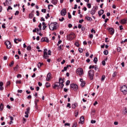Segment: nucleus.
Here are the masks:
<instances>
[{"mask_svg": "<svg viewBox=\"0 0 127 127\" xmlns=\"http://www.w3.org/2000/svg\"><path fill=\"white\" fill-rule=\"evenodd\" d=\"M67 108H69V109H71V104L67 103Z\"/></svg>", "mask_w": 127, "mask_h": 127, "instance_id": "8fccbe9b", "label": "nucleus"}, {"mask_svg": "<svg viewBox=\"0 0 127 127\" xmlns=\"http://www.w3.org/2000/svg\"><path fill=\"white\" fill-rule=\"evenodd\" d=\"M93 62L95 64H97V62H98V58H97V57L94 58Z\"/></svg>", "mask_w": 127, "mask_h": 127, "instance_id": "5701e85b", "label": "nucleus"}, {"mask_svg": "<svg viewBox=\"0 0 127 127\" xmlns=\"http://www.w3.org/2000/svg\"><path fill=\"white\" fill-rule=\"evenodd\" d=\"M87 7L89 8H91V7H92V5H91V3H88L87 4Z\"/></svg>", "mask_w": 127, "mask_h": 127, "instance_id": "49530a36", "label": "nucleus"}, {"mask_svg": "<svg viewBox=\"0 0 127 127\" xmlns=\"http://www.w3.org/2000/svg\"><path fill=\"white\" fill-rule=\"evenodd\" d=\"M10 9L12 10V7H11V6H9L7 9V11H8V10H9Z\"/></svg>", "mask_w": 127, "mask_h": 127, "instance_id": "de8ad7c7", "label": "nucleus"}, {"mask_svg": "<svg viewBox=\"0 0 127 127\" xmlns=\"http://www.w3.org/2000/svg\"><path fill=\"white\" fill-rule=\"evenodd\" d=\"M91 124H96V120H92L91 121Z\"/></svg>", "mask_w": 127, "mask_h": 127, "instance_id": "3c124183", "label": "nucleus"}, {"mask_svg": "<svg viewBox=\"0 0 127 127\" xmlns=\"http://www.w3.org/2000/svg\"><path fill=\"white\" fill-rule=\"evenodd\" d=\"M5 45H6V48L8 49H9L11 48V43H10V42H9L8 41H6L5 42Z\"/></svg>", "mask_w": 127, "mask_h": 127, "instance_id": "9d476101", "label": "nucleus"}, {"mask_svg": "<svg viewBox=\"0 0 127 127\" xmlns=\"http://www.w3.org/2000/svg\"><path fill=\"white\" fill-rule=\"evenodd\" d=\"M116 76H117V72L115 71L112 75V77H116Z\"/></svg>", "mask_w": 127, "mask_h": 127, "instance_id": "79ce46f5", "label": "nucleus"}, {"mask_svg": "<svg viewBox=\"0 0 127 127\" xmlns=\"http://www.w3.org/2000/svg\"><path fill=\"white\" fill-rule=\"evenodd\" d=\"M33 17V14L32 13H30L29 14V18L31 19Z\"/></svg>", "mask_w": 127, "mask_h": 127, "instance_id": "7c9ffc66", "label": "nucleus"}, {"mask_svg": "<svg viewBox=\"0 0 127 127\" xmlns=\"http://www.w3.org/2000/svg\"><path fill=\"white\" fill-rule=\"evenodd\" d=\"M44 55L43 57L44 59H48L49 56L48 55H51V51L50 50L48 51V54L47 53V49H45L44 50Z\"/></svg>", "mask_w": 127, "mask_h": 127, "instance_id": "f257e3e1", "label": "nucleus"}, {"mask_svg": "<svg viewBox=\"0 0 127 127\" xmlns=\"http://www.w3.org/2000/svg\"><path fill=\"white\" fill-rule=\"evenodd\" d=\"M64 71H67V67L66 66L64 67V69L62 70V72H64Z\"/></svg>", "mask_w": 127, "mask_h": 127, "instance_id": "c03bdc74", "label": "nucleus"}, {"mask_svg": "<svg viewBox=\"0 0 127 127\" xmlns=\"http://www.w3.org/2000/svg\"><path fill=\"white\" fill-rule=\"evenodd\" d=\"M10 85V81H8L6 83V86H9Z\"/></svg>", "mask_w": 127, "mask_h": 127, "instance_id": "052dcab7", "label": "nucleus"}, {"mask_svg": "<svg viewBox=\"0 0 127 127\" xmlns=\"http://www.w3.org/2000/svg\"><path fill=\"white\" fill-rule=\"evenodd\" d=\"M18 68V64H17L16 65V67H14V71H15L16 72V71H17Z\"/></svg>", "mask_w": 127, "mask_h": 127, "instance_id": "c85d7f7f", "label": "nucleus"}, {"mask_svg": "<svg viewBox=\"0 0 127 127\" xmlns=\"http://www.w3.org/2000/svg\"><path fill=\"white\" fill-rule=\"evenodd\" d=\"M42 24H41V23H40V24L38 25V27L39 28V30L40 31V30H41V26H42Z\"/></svg>", "mask_w": 127, "mask_h": 127, "instance_id": "f704fd0d", "label": "nucleus"}, {"mask_svg": "<svg viewBox=\"0 0 127 127\" xmlns=\"http://www.w3.org/2000/svg\"><path fill=\"white\" fill-rule=\"evenodd\" d=\"M78 51L80 53H82L83 52V49L81 48H78Z\"/></svg>", "mask_w": 127, "mask_h": 127, "instance_id": "72a5a7b5", "label": "nucleus"}, {"mask_svg": "<svg viewBox=\"0 0 127 127\" xmlns=\"http://www.w3.org/2000/svg\"><path fill=\"white\" fill-rule=\"evenodd\" d=\"M74 45H75V46H76V47H79V46H80V44H79V43H78L77 42H76L74 44Z\"/></svg>", "mask_w": 127, "mask_h": 127, "instance_id": "a18cd8bd", "label": "nucleus"}, {"mask_svg": "<svg viewBox=\"0 0 127 127\" xmlns=\"http://www.w3.org/2000/svg\"><path fill=\"white\" fill-rule=\"evenodd\" d=\"M103 13H104V10L103 9H101L100 10H99L98 11V14L99 16H101V15H102V14H103Z\"/></svg>", "mask_w": 127, "mask_h": 127, "instance_id": "f3484780", "label": "nucleus"}, {"mask_svg": "<svg viewBox=\"0 0 127 127\" xmlns=\"http://www.w3.org/2000/svg\"><path fill=\"white\" fill-rule=\"evenodd\" d=\"M19 14V11H16V12L14 13L15 15H18Z\"/></svg>", "mask_w": 127, "mask_h": 127, "instance_id": "37998d69", "label": "nucleus"}, {"mask_svg": "<svg viewBox=\"0 0 127 127\" xmlns=\"http://www.w3.org/2000/svg\"><path fill=\"white\" fill-rule=\"evenodd\" d=\"M10 121H13V117L12 116H9Z\"/></svg>", "mask_w": 127, "mask_h": 127, "instance_id": "774afa93", "label": "nucleus"}, {"mask_svg": "<svg viewBox=\"0 0 127 127\" xmlns=\"http://www.w3.org/2000/svg\"><path fill=\"white\" fill-rule=\"evenodd\" d=\"M62 46L60 45V46L58 47V50L60 51L62 49Z\"/></svg>", "mask_w": 127, "mask_h": 127, "instance_id": "864d4df0", "label": "nucleus"}, {"mask_svg": "<svg viewBox=\"0 0 127 127\" xmlns=\"http://www.w3.org/2000/svg\"><path fill=\"white\" fill-rule=\"evenodd\" d=\"M77 106H78V104L77 103H74L73 104H72L71 108L72 109H75Z\"/></svg>", "mask_w": 127, "mask_h": 127, "instance_id": "412c9836", "label": "nucleus"}, {"mask_svg": "<svg viewBox=\"0 0 127 127\" xmlns=\"http://www.w3.org/2000/svg\"><path fill=\"white\" fill-rule=\"evenodd\" d=\"M102 63V65H103V66H105V65H106V62L105 61H103Z\"/></svg>", "mask_w": 127, "mask_h": 127, "instance_id": "6e6d98bb", "label": "nucleus"}, {"mask_svg": "<svg viewBox=\"0 0 127 127\" xmlns=\"http://www.w3.org/2000/svg\"><path fill=\"white\" fill-rule=\"evenodd\" d=\"M121 47H118V48H117V51H118V52H121Z\"/></svg>", "mask_w": 127, "mask_h": 127, "instance_id": "5fc2aeb1", "label": "nucleus"}, {"mask_svg": "<svg viewBox=\"0 0 127 127\" xmlns=\"http://www.w3.org/2000/svg\"><path fill=\"white\" fill-rule=\"evenodd\" d=\"M105 78H106L105 75H102V78H101L102 82H103V81H104V80H105Z\"/></svg>", "mask_w": 127, "mask_h": 127, "instance_id": "473e14b6", "label": "nucleus"}, {"mask_svg": "<svg viewBox=\"0 0 127 127\" xmlns=\"http://www.w3.org/2000/svg\"><path fill=\"white\" fill-rule=\"evenodd\" d=\"M9 1H8V0H5V3L6 4H7V5H9L10 4H8L9 3Z\"/></svg>", "mask_w": 127, "mask_h": 127, "instance_id": "ea45409f", "label": "nucleus"}, {"mask_svg": "<svg viewBox=\"0 0 127 127\" xmlns=\"http://www.w3.org/2000/svg\"><path fill=\"white\" fill-rule=\"evenodd\" d=\"M53 4H57V2H58V0H52L51 1Z\"/></svg>", "mask_w": 127, "mask_h": 127, "instance_id": "a211bd4d", "label": "nucleus"}, {"mask_svg": "<svg viewBox=\"0 0 127 127\" xmlns=\"http://www.w3.org/2000/svg\"><path fill=\"white\" fill-rule=\"evenodd\" d=\"M56 87H60L59 84H55V85L53 86L54 89H56Z\"/></svg>", "mask_w": 127, "mask_h": 127, "instance_id": "4c0bfd02", "label": "nucleus"}, {"mask_svg": "<svg viewBox=\"0 0 127 127\" xmlns=\"http://www.w3.org/2000/svg\"><path fill=\"white\" fill-rule=\"evenodd\" d=\"M83 69L81 68H78L76 70V73L78 75H79L81 76V75H83Z\"/></svg>", "mask_w": 127, "mask_h": 127, "instance_id": "6e6552de", "label": "nucleus"}, {"mask_svg": "<svg viewBox=\"0 0 127 127\" xmlns=\"http://www.w3.org/2000/svg\"><path fill=\"white\" fill-rule=\"evenodd\" d=\"M123 115H127V108H125L123 111Z\"/></svg>", "mask_w": 127, "mask_h": 127, "instance_id": "aec40b11", "label": "nucleus"}, {"mask_svg": "<svg viewBox=\"0 0 127 127\" xmlns=\"http://www.w3.org/2000/svg\"><path fill=\"white\" fill-rule=\"evenodd\" d=\"M84 116H81L80 118L79 121L80 122H79V124H81V125H83V124H84Z\"/></svg>", "mask_w": 127, "mask_h": 127, "instance_id": "dca6fc26", "label": "nucleus"}, {"mask_svg": "<svg viewBox=\"0 0 127 127\" xmlns=\"http://www.w3.org/2000/svg\"><path fill=\"white\" fill-rule=\"evenodd\" d=\"M107 30H108L110 34L111 35H114V33H115V30L113 28H108Z\"/></svg>", "mask_w": 127, "mask_h": 127, "instance_id": "9b49d317", "label": "nucleus"}, {"mask_svg": "<svg viewBox=\"0 0 127 127\" xmlns=\"http://www.w3.org/2000/svg\"><path fill=\"white\" fill-rule=\"evenodd\" d=\"M82 22H84V20L83 19H81L79 20V23H82Z\"/></svg>", "mask_w": 127, "mask_h": 127, "instance_id": "13d9d810", "label": "nucleus"}, {"mask_svg": "<svg viewBox=\"0 0 127 127\" xmlns=\"http://www.w3.org/2000/svg\"><path fill=\"white\" fill-rule=\"evenodd\" d=\"M66 8L63 9L61 11V14L62 16H65V15H66Z\"/></svg>", "mask_w": 127, "mask_h": 127, "instance_id": "f8f14e48", "label": "nucleus"}, {"mask_svg": "<svg viewBox=\"0 0 127 127\" xmlns=\"http://www.w3.org/2000/svg\"><path fill=\"white\" fill-rule=\"evenodd\" d=\"M50 30H56L57 29V22L52 23L49 25Z\"/></svg>", "mask_w": 127, "mask_h": 127, "instance_id": "f03ea898", "label": "nucleus"}, {"mask_svg": "<svg viewBox=\"0 0 127 127\" xmlns=\"http://www.w3.org/2000/svg\"><path fill=\"white\" fill-rule=\"evenodd\" d=\"M88 74L90 80H93V79H94V76H95L94 70L90 69L88 71Z\"/></svg>", "mask_w": 127, "mask_h": 127, "instance_id": "20e7f679", "label": "nucleus"}, {"mask_svg": "<svg viewBox=\"0 0 127 127\" xmlns=\"http://www.w3.org/2000/svg\"><path fill=\"white\" fill-rule=\"evenodd\" d=\"M65 19L64 17H62V19H59L60 21H63Z\"/></svg>", "mask_w": 127, "mask_h": 127, "instance_id": "69168bd1", "label": "nucleus"}, {"mask_svg": "<svg viewBox=\"0 0 127 127\" xmlns=\"http://www.w3.org/2000/svg\"><path fill=\"white\" fill-rule=\"evenodd\" d=\"M16 84H21V81L20 80H16Z\"/></svg>", "mask_w": 127, "mask_h": 127, "instance_id": "e433bc0d", "label": "nucleus"}, {"mask_svg": "<svg viewBox=\"0 0 127 127\" xmlns=\"http://www.w3.org/2000/svg\"><path fill=\"white\" fill-rule=\"evenodd\" d=\"M68 18L69 19L72 18V15H71V14L70 13V12L68 13Z\"/></svg>", "mask_w": 127, "mask_h": 127, "instance_id": "58836bf2", "label": "nucleus"}, {"mask_svg": "<svg viewBox=\"0 0 127 127\" xmlns=\"http://www.w3.org/2000/svg\"><path fill=\"white\" fill-rule=\"evenodd\" d=\"M98 10V6L94 7L91 10L90 13L92 14V15H94L95 13H96V10Z\"/></svg>", "mask_w": 127, "mask_h": 127, "instance_id": "0eeeda50", "label": "nucleus"}, {"mask_svg": "<svg viewBox=\"0 0 127 127\" xmlns=\"http://www.w3.org/2000/svg\"><path fill=\"white\" fill-rule=\"evenodd\" d=\"M94 68H95V66L94 65H90L89 67V69H94Z\"/></svg>", "mask_w": 127, "mask_h": 127, "instance_id": "09e8293b", "label": "nucleus"}, {"mask_svg": "<svg viewBox=\"0 0 127 127\" xmlns=\"http://www.w3.org/2000/svg\"><path fill=\"white\" fill-rule=\"evenodd\" d=\"M85 19L88 20V21H92V18L90 17L85 16Z\"/></svg>", "mask_w": 127, "mask_h": 127, "instance_id": "4be33fe9", "label": "nucleus"}, {"mask_svg": "<svg viewBox=\"0 0 127 127\" xmlns=\"http://www.w3.org/2000/svg\"><path fill=\"white\" fill-rule=\"evenodd\" d=\"M42 25H43V30H45V28L47 27V26H46V24L45 23V22H43L42 23Z\"/></svg>", "mask_w": 127, "mask_h": 127, "instance_id": "6ab92c4d", "label": "nucleus"}, {"mask_svg": "<svg viewBox=\"0 0 127 127\" xmlns=\"http://www.w3.org/2000/svg\"><path fill=\"white\" fill-rule=\"evenodd\" d=\"M65 85L66 86H69V85H70V81L69 80L66 81Z\"/></svg>", "mask_w": 127, "mask_h": 127, "instance_id": "2f4dec72", "label": "nucleus"}, {"mask_svg": "<svg viewBox=\"0 0 127 127\" xmlns=\"http://www.w3.org/2000/svg\"><path fill=\"white\" fill-rule=\"evenodd\" d=\"M80 82H81V84H80L81 87H84V86H85V84H86V82H85V81H84V80H83L82 78H81V79H80Z\"/></svg>", "mask_w": 127, "mask_h": 127, "instance_id": "2eb2a0df", "label": "nucleus"}, {"mask_svg": "<svg viewBox=\"0 0 127 127\" xmlns=\"http://www.w3.org/2000/svg\"><path fill=\"white\" fill-rule=\"evenodd\" d=\"M2 110H3V104L1 103L0 105V111H2Z\"/></svg>", "mask_w": 127, "mask_h": 127, "instance_id": "393cba45", "label": "nucleus"}, {"mask_svg": "<svg viewBox=\"0 0 127 127\" xmlns=\"http://www.w3.org/2000/svg\"><path fill=\"white\" fill-rule=\"evenodd\" d=\"M41 42H47L48 43L49 42V39L47 37L42 38L41 40Z\"/></svg>", "mask_w": 127, "mask_h": 127, "instance_id": "ddd939ff", "label": "nucleus"}, {"mask_svg": "<svg viewBox=\"0 0 127 127\" xmlns=\"http://www.w3.org/2000/svg\"><path fill=\"white\" fill-rule=\"evenodd\" d=\"M59 82H57V84H59V86H60V87H61V89H62V88H63V87H64V84H63V83H64V79L60 78L59 79Z\"/></svg>", "mask_w": 127, "mask_h": 127, "instance_id": "423d86ee", "label": "nucleus"}, {"mask_svg": "<svg viewBox=\"0 0 127 127\" xmlns=\"http://www.w3.org/2000/svg\"><path fill=\"white\" fill-rule=\"evenodd\" d=\"M46 86L47 87H50V83H49V82H46Z\"/></svg>", "mask_w": 127, "mask_h": 127, "instance_id": "a19ab883", "label": "nucleus"}, {"mask_svg": "<svg viewBox=\"0 0 127 127\" xmlns=\"http://www.w3.org/2000/svg\"><path fill=\"white\" fill-rule=\"evenodd\" d=\"M70 87L75 91H77V90H78V85H77V84L74 83L71 84Z\"/></svg>", "mask_w": 127, "mask_h": 127, "instance_id": "1a4fd4ad", "label": "nucleus"}, {"mask_svg": "<svg viewBox=\"0 0 127 127\" xmlns=\"http://www.w3.org/2000/svg\"><path fill=\"white\" fill-rule=\"evenodd\" d=\"M17 92L18 93H20V94H21V93H22V90H18Z\"/></svg>", "mask_w": 127, "mask_h": 127, "instance_id": "338daca9", "label": "nucleus"}, {"mask_svg": "<svg viewBox=\"0 0 127 127\" xmlns=\"http://www.w3.org/2000/svg\"><path fill=\"white\" fill-rule=\"evenodd\" d=\"M27 50H28V51H29V50H31V47L30 46H28L27 47Z\"/></svg>", "mask_w": 127, "mask_h": 127, "instance_id": "c9c22d12", "label": "nucleus"}, {"mask_svg": "<svg viewBox=\"0 0 127 127\" xmlns=\"http://www.w3.org/2000/svg\"><path fill=\"white\" fill-rule=\"evenodd\" d=\"M51 80V73L49 72L47 75L46 81H50Z\"/></svg>", "mask_w": 127, "mask_h": 127, "instance_id": "4468645a", "label": "nucleus"}, {"mask_svg": "<svg viewBox=\"0 0 127 127\" xmlns=\"http://www.w3.org/2000/svg\"><path fill=\"white\" fill-rule=\"evenodd\" d=\"M42 12H44V13H45V12H46V9H42L41 10Z\"/></svg>", "mask_w": 127, "mask_h": 127, "instance_id": "603ef678", "label": "nucleus"}, {"mask_svg": "<svg viewBox=\"0 0 127 127\" xmlns=\"http://www.w3.org/2000/svg\"><path fill=\"white\" fill-rule=\"evenodd\" d=\"M15 57L16 59H19V56L17 55H15Z\"/></svg>", "mask_w": 127, "mask_h": 127, "instance_id": "4d7b16f0", "label": "nucleus"}, {"mask_svg": "<svg viewBox=\"0 0 127 127\" xmlns=\"http://www.w3.org/2000/svg\"><path fill=\"white\" fill-rule=\"evenodd\" d=\"M13 64H14V62H13V61H12L9 64V65L10 66V67H12L13 66Z\"/></svg>", "mask_w": 127, "mask_h": 127, "instance_id": "c756f323", "label": "nucleus"}, {"mask_svg": "<svg viewBox=\"0 0 127 127\" xmlns=\"http://www.w3.org/2000/svg\"><path fill=\"white\" fill-rule=\"evenodd\" d=\"M121 23H122V24H125V23H127V20L125 19L121 20Z\"/></svg>", "mask_w": 127, "mask_h": 127, "instance_id": "b1692460", "label": "nucleus"}, {"mask_svg": "<svg viewBox=\"0 0 127 127\" xmlns=\"http://www.w3.org/2000/svg\"><path fill=\"white\" fill-rule=\"evenodd\" d=\"M120 91L124 95H127V87L126 86V85H124V86L121 87Z\"/></svg>", "mask_w": 127, "mask_h": 127, "instance_id": "39448f33", "label": "nucleus"}, {"mask_svg": "<svg viewBox=\"0 0 127 127\" xmlns=\"http://www.w3.org/2000/svg\"><path fill=\"white\" fill-rule=\"evenodd\" d=\"M42 65H43V63H39L38 64V68H40V67H41L42 66Z\"/></svg>", "mask_w": 127, "mask_h": 127, "instance_id": "cd10ccee", "label": "nucleus"}, {"mask_svg": "<svg viewBox=\"0 0 127 127\" xmlns=\"http://www.w3.org/2000/svg\"><path fill=\"white\" fill-rule=\"evenodd\" d=\"M22 76H21V74H18L17 75V78H21Z\"/></svg>", "mask_w": 127, "mask_h": 127, "instance_id": "bf43d9fd", "label": "nucleus"}, {"mask_svg": "<svg viewBox=\"0 0 127 127\" xmlns=\"http://www.w3.org/2000/svg\"><path fill=\"white\" fill-rule=\"evenodd\" d=\"M103 53L104 55H108V54H109V51H108V50H106L103 52Z\"/></svg>", "mask_w": 127, "mask_h": 127, "instance_id": "bb28decb", "label": "nucleus"}, {"mask_svg": "<svg viewBox=\"0 0 127 127\" xmlns=\"http://www.w3.org/2000/svg\"><path fill=\"white\" fill-rule=\"evenodd\" d=\"M30 111V107H28L27 109V111L26 112H25V114H29V112Z\"/></svg>", "mask_w": 127, "mask_h": 127, "instance_id": "a878e982", "label": "nucleus"}, {"mask_svg": "<svg viewBox=\"0 0 127 127\" xmlns=\"http://www.w3.org/2000/svg\"><path fill=\"white\" fill-rule=\"evenodd\" d=\"M78 28L80 29H81V28H82V25H81V24H78Z\"/></svg>", "mask_w": 127, "mask_h": 127, "instance_id": "e2e57ef3", "label": "nucleus"}, {"mask_svg": "<svg viewBox=\"0 0 127 127\" xmlns=\"http://www.w3.org/2000/svg\"><path fill=\"white\" fill-rule=\"evenodd\" d=\"M2 28H5V23H3V24L2 25Z\"/></svg>", "mask_w": 127, "mask_h": 127, "instance_id": "0e129e2a", "label": "nucleus"}, {"mask_svg": "<svg viewBox=\"0 0 127 127\" xmlns=\"http://www.w3.org/2000/svg\"><path fill=\"white\" fill-rule=\"evenodd\" d=\"M75 37H76V36L75 35V33H74L73 32L70 33V34L66 36L67 40L69 41L73 40V39H74Z\"/></svg>", "mask_w": 127, "mask_h": 127, "instance_id": "7ed1b4c3", "label": "nucleus"}, {"mask_svg": "<svg viewBox=\"0 0 127 127\" xmlns=\"http://www.w3.org/2000/svg\"><path fill=\"white\" fill-rule=\"evenodd\" d=\"M94 69L96 71H97V70H98V66H97L96 65H95L94 66Z\"/></svg>", "mask_w": 127, "mask_h": 127, "instance_id": "680f3d73", "label": "nucleus"}]
</instances>
